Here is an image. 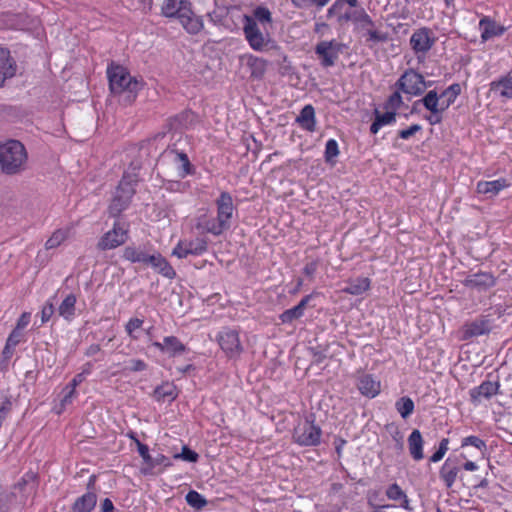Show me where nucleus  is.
<instances>
[{"mask_svg":"<svg viewBox=\"0 0 512 512\" xmlns=\"http://www.w3.org/2000/svg\"><path fill=\"white\" fill-rule=\"evenodd\" d=\"M133 182H136V180L127 175L123 176L108 208L110 216L118 217L122 211L127 209L135 194Z\"/></svg>","mask_w":512,"mask_h":512,"instance_id":"6","label":"nucleus"},{"mask_svg":"<svg viewBox=\"0 0 512 512\" xmlns=\"http://www.w3.org/2000/svg\"><path fill=\"white\" fill-rule=\"evenodd\" d=\"M152 346L170 357L180 355L186 351L185 345L175 336H166L163 342L155 341Z\"/></svg>","mask_w":512,"mask_h":512,"instance_id":"19","label":"nucleus"},{"mask_svg":"<svg viewBox=\"0 0 512 512\" xmlns=\"http://www.w3.org/2000/svg\"><path fill=\"white\" fill-rule=\"evenodd\" d=\"M421 130H422L421 125L413 124L406 129L399 130L397 136H398V138L407 140V139L411 138L412 136H414L417 132H420Z\"/></svg>","mask_w":512,"mask_h":512,"instance_id":"51","label":"nucleus"},{"mask_svg":"<svg viewBox=\"0 0 512 512\" xmlns=\"http://www.w3.org/2000/svg\"><path fill=\"white\" fill-rule=\"evenodd\" d=\"M107 77L111 93L124 96L127 103H132L143 87L142 79L131 76L126 68L115 63L107 67Z\"/></svg>","mask_w":512,"mask_h":512,"instance_id":"2","label":"nucleus"},{"mask_svg":"<svg viewBox=\"0 0 512 512\" xmlns=\"http://www.w3.org/2000/svg\"><path fill=\"white\" fill-rule=\"evenodd\" d=\"M436 40L437 38L433 36V32L429 28L422 27L413 32L410 38V45L418 55V58H420V55L425 56Z\"/></svg>","mask_w":512,"mask_h":512,"instance_id":"12","label":"nucleus"},{"mask_svg":"<svg viewBox=\"0 0 512 512\" xmlns=\"http://www.w3.org/2000/svg\"><path fill=\"white\" fill-rule=\"evenodd\" d=\"M196 114L191 110H185L177 114L171 120L172 128L176 130L188 129L196 122Z\"/></svg>","mask_w":512,"mask_h":512,"instance_id":"30","label":"nucleus"},{"mask_svg":"<svg viewBox=\"0 0 512 512\" xmlns=\"http://www.w3.org/2000/svg\"><path fill=\"white\" fill-rule=\"evenodd\" d=\"M12 494L5 491L0 486V512H7L9 508V503L11 501Z\"/></svg>","mask_w":512,"mask_h":512,"instance_id":"56","label":"nucleus"},{"mask_svg":"<svg viewBox=\"0 0 512 512\" xmlns=\"http://www.w3.org/2000/svg\"><path fill=\"white\" fill-rule=\"evenodd\" d=\"M188 248L190 255L199 256L207 251L208 243L204 238H195L193 240H183Z\"/></svg>","mask_w":512,"mask_h":512,"instance_id":"40","label":"nucleus"},{"mask_svg":"<svg viewBox=\"0 0 512 512\" xmlns=\"http://www.w3.org/2000/svg\"><path fill=\"white\" fill-rule=\"evenodd\" d=\"M479 29L481 31L482 42H486L494 37H500L506 31L503 25L498 24L489 16H484L480 19Z\"/></svg>","mask_w":512,"mask_h":512,"instance_id":"17","label":"nucleus"},{"mask_svg":"<svg viewBox=\"0 0 512 512\" xmlns=\"http://www.w3.org/2000/svg\"><path fill=\"white\" fill-rule=\"evenodd\" d=\"M461 93V86L458 83L451 84L448 88H446L441 94L440 97L442 99L446 97V105H443L446 109L449 108L450 105H452L458 95Z\"/></svg>","mask_w":512,"mask_h":512,"instance_id":"42","label":"nucleus"},{"mask_svg":"<svg viewBox=\"0 0 512 512\" xmlns=\"http://www.w3.org/2000/svg\"><path fill=\"white\" fill-rule=\"evenodd\" d=\"M84 380L85 378L83 377V374L78 373L74 376V378L65 388L66 393L63 399L61 400L62 407H65L66 405L72 403L73 399L76 396V387L80 385Z\"/></svg>","mask_w":512,"mask_h":512,"instance_id":"36","label":"nucleus"},{"mask_svg":"<svg viewBox=\"0 0 512 512\" xmlns=\"http://www.w3.org/2000/svg\"><path fill=\"white\" fill-rule=\"evenodd\" d=\"M243 33L249 46L258 52H265L277 47L266 28L259 26L247 15L243 16Z\"/></svg>","mask_w":512,"mask_h":512,"instance_id":"5","label":"nucleus"},{"mask_svg":"<svg viewBox=\"0 0 512 512\" xmlns=\"http://www.w3.org/2000/svg\"><path fill=\"white\" fill-rule=\"evenodd\" d=\"M29 321H30V314L23 313L17 321L16 328L21 331L29 324Z\"/></svg>","mask_w":512,"mask_h":512,"instance_id":"59","label":"nucleus"},{"mask_svg":"<svg viewBox=\"0 0 512 512\" xmlns=\"http://www.w3.org/2000/svg\"><path fill=\"white\" fill-rule=\"evenodd\" d=\"M161 14L167 18H177L190 34H197L204 27L202 18L193 13L189 0H164Z\"/></svg>","mask_w":512,"mask_h":512,"instance_id":"3","label":"nucleus"},{"mask_svg":"<svg viewBox=\"0 0 512 512\" xmlns=\"http://www.w3.org/2000/svg\"><path fill=\"white\" fill-rule=\"evenodd\" d=\"M490 92L503 99H512V75L506 74L489 84Z\"/></svg>","mask_w":512,"mask_h":512,"instance_id":"22","label":"nucleus"},{"mask_svg":"<svg viewBox=\"0 0 512 512\" xmlns=\"http://www.w3.org/2000/svg\"><path fill=\"white\" fill-rule=\"evenodd\" d=\"M374 496V494H371L369 496V503L375 508L373 512H383L382 509L384 508V505L376 503V499Z\"/></svg>","mask_w":512,"mask_h":512,"instance_id":"64","label":"nucleus"},{"mask_svg":"<svg viewBox=\"0 0 512 512\" xmlns=\"http://www.w3.org/2000/svg\"><path fill=\"white\" fill-rule=\"evenodd\" d=\"M462 283L467 288L484 291L495 286L496 278L492 273L479 271L468 275Z\"/></svg>","mask_w":512,"mask_h":512,"instance_id":"16","label":"nucleus"},{"mask_svg":"<svg viewBox=\"0 0 512 512\" xmlns=\"http://www.w3.org/2000/svg\"><path fill=\"white\" fill-rule=\"evenodd\" d=\"M96 475H91L87 483V492L78 497L72 509L74 512H91L97 503V494L95 492Z\"/></svg>","mask_w":512,"mask_h":512,"instance_id":"13","label":"nucleus"},{"mask_svg":"<svg viewBox=\"0 0 512 512\" xmlns=\"http://www.w3.org/2000/svg\"><path fill=\"white\" fill-rule=\"evenodd\" d=\"M375 120L370 126V132L376 134L384 126V113L380 112L378 108L374 109Z\"/></svg>","mask_w":512,"mask_h":512,"instance_id":"50","label":"nucleus"},{"mask_svg":"<svg viewBox=\"0 0 512 512\" xmlns=\"http://www.w3.org/2000/svg\"><path fill=\"white\" fill-rule=\"evenodd\" d=\"M163 466L164 468L166 467H170L172 465L170 459L163 455V454H157L156 456L152 457V460L148 466L147 469H144L143 470V473L144 474H149L151 473V470L154 469L155 467L157 466Z\"/></svg>","mask_w":512,"mask_h":512,"instance_id":"46","label":"nucleus"},{"mask_svg":"<svg viewBox=\"0 0 512 512\" xmlns=\"http://www.w3.org/2000/svg\"><path fill=\"white\" fill-rule=\"evenodd\" d=\"M446 110L444 106H441L440 109H437V112H430V115L426 117V120L431 125H436L441 123L442 121V113Z\"/></svg>","mask_w":512,"mask_h":512,"instance_id":"57","label":"nucleus"},{"mask_svg":"<svg viewBox=\"0 0 512 512\" xmlns=\"http://www.w3.org/2000/svg\"><path fill=\"white\" fill-rule=\"evenodd\" d=\"M128 224L116 220L111 230L106 232L98 241L97 249L101 251L115 249L123 245L128 239Z\"/></svg>","mask_w":512,"mask_h":512,"instance_id":"9","label":"nucleus"},{"mask_svg":"<svg viewBox=\"0 0 512 512\" xmlns=\"http://www.w3.org/2000/svg\"><path fill=\"white\" fill-rule=\"evenodd\" d=\"M147 265H150L157 273L162 276L173 279L176 276L174 268L160 253L155 252L149 257Z\"/></svg>","mask_w":512,"mask_h":512,"instance_id":"25","label":"nucleus"},{"mask_svg":"<svg viewBox=\"0 0 512 512\" xmlns=\"http://www.w3.org/2000/svg\"><path fill=\"white\" fill-rule=\"evenodd\" d=\"M72 229V226L57 229L46 241L45 248L49 250L60 246L70 236Z\"/></svg>","mask_w":512,"mask_h":512,"instance_id":"34","label":"nucleus"},{"mask_svg":"<svg viewBox=\"0 0 512 512\" xmlns=\"http://www.w3.org/2000/svg\"><path fill=\"white\" fill-rule=\"evenodd\" d=\"M302 316L303 313L300 311V309L294 306L293 308L285 310L280 315V320L282 321V323H291L292 321L299 319Z\"/></svg>","mask_w":512,"mask_h":512,"instance_id":"48","label":"nucleus"},{"mask_svg":"<svg viewBox=\"0 0 512 512\" xmlns=\"http://www.w3.org/2000/svg\"><path fill=\"white\" fill-rule=\"evenodd\" d=\"M317 263L312 261V262H309L305 265L304 269H303V272L304 274H306L307 276H313L317 270Z\"/></svg>","mask_w":512,"mask_h":512,"instance_id":"61","label":"nucleus"},{"mask_svg":"<svg viewBox=\"0 0 512 512\" xmlns=\"http://www.w3.org/2000/svg\"><path fill=\"white\" fill-rule=\"evenodd\" d=\"M172 255L179 259L186 258L190 255L188 248L183 240L179 241L178 244L174 247Z\"/></svg>","mask_w":512,"mask_h":512,"instance_id":"55","label":"nucleus"},{"mask_svg":"<svg viewBox=\"0 0 512 512\" xmlns=\"http://www.w3.org/2000/svg\"><path fill=\"white\" fill-rule=\"evenodd\" d=\"M27 161L26 148L20 141L9 140L0 145V170L3 174H21L27 168Z\"/></svg>","mask_w":512,"mask_h":512,"instance_id":"4","label":"nucleus"},{"mask_svg":"<svg viewBox=\"0 0 512 512\" xmlns=\"http://www.w3.org/2000/svg\"><path fill=\"white\" fill-rule=\"evenodd\" d=\"M55 298H56V296L54 295L53 297L48 299V301L44 304V306L41 310L42 323L48 322L51 319V317L53 316V314L55 313V308H54Z\"/></svg>","mask_w":512,"mask_h":512,"instance_id":"47","label":"nucleus"},{"mask_svg":"<svg viewBox=\"0 0 512 512\" xmlns=\"http://www.w3.org/2000/svg\"><path fill=\"white\" fill-rule=\"evenodd\" d=\"M128 369L132 372H140L147 369V364L141 359H131Z\"/></svg>","mask_w":512,"mask_h":512,"instance_id":"58","label":"nucleus"},{"mask_svg":"<svg viewBox=\"0 0 512 512\" xmlns=\"http://www.w3.org/2000/svg\"><path fill=\"white\" fill-rule=\"evenodd\" d=\"M466 446H473L475 447L476 449H478L481 454L484 456L487 452V445H486V442L479 438L478 436H475V435H470V436H467L465 438L462 439V442H461V447H466Z\"/></svg>","mask_w":512,"mask_h":512,"instance_id":"43","label":"nucleus"},{"mask_svg":"<svg viewBox=\"0 0 512 512\" xmlns=\"http://www.w3.org/2000/svg\"><path fill=\"white\" fill-rule=\"evenodd\" d=\"M413 400L408 396H402L395 402V409L403 419H407L414 411Z\"/></svg>","mask_w":512,"mask_h":512,"instance_id":"39","label":"nucleus"},{"mask_svg":"<svg viewBox=\"0 0 512 512\" xmlns=\"http://www.w3.org/2000/svg\"><path fill=\"white\" fill-rule=\"evenodd\" d=\"M424 440L421 432L414 429L408 437V448L411 457L415 461H420L424 458L423 452Z\"/></svg>","mask_w":512,"mask_h":512,"instance_id":"29","label":"nucleus"},{"mask_svg":"<svg viewBox=\"0 0 512 512\" xmlns=\"http://www.w3.org/2000/svg\"><path fill=\"white\" fill-rule=\"evenodd\" d=\"M370 286V281L368 278H356L350 280L347 283V286L343 288V292L351 295H360L365 292Z\"/></svg>","mask_w":512,"mask_h":512,"instance_id":"35","label":"nucleus"},{"mask_svg":"<svg viewBox=\"0 0 512 512\" xmlns=\"http://www.w3.org/2000/svg\"><path fill=\"white\" fill-rule=\"evenodd\" d=\"M461 468L462 462L460 457L449 456L444 461L439 470V477L443 481L446 488H451L454 485Z\"/></svg>","mask_w":512,"mask_h":512,"instance_id":"14","label":"nucleus"},{"mask_svg":"<svg viewBox=\"0 0 512 512\" xmlns=\"http://www.w3.org/2000/svg\"><path fill=\"white\" fill-rule=\"evenodd\" d=\"M509 186L510 183L505 178H499L492 181H479L476 185V191L479 194H483L489 198H492Z\"/></svg>","mask_w":512,"mask_h":512,"instance_id":"21","label":"nucleus"},{"mask_svg":"<svg viewBox=\"0 0 512 512\" xmlns=\"http://www.w3.org/2000/svg\"><path fill=\"white\" fill-rule=\"evenodd\" d=\"M329 1L330 0H306V6L311 5L317 7L318 9H321L325 5H327Z\"/></svg>","mask_w":512,"mask_h":512,"instance_id":"63","label":"nucleus"},{"mask_svg":"<svg viewBox=\"0 0 512 512\" xmlns=\"http://www.w3.org/2000/svg\"><path fill=\"white\" fill-rule=\"evenodd\" d=\"M296 123L305 131L314 132L316 130L315 109L311 104H307L301 109L296 117Z\"/></svg>","mask_w":512,"mask_h":512,"instance_id":"27","label":"nucleus"},{"mask_svg":"<svg viewBox=\"0 0 512 512\" xmlns=\"http://www.w3.org/2000/svg\"><path fill=\"white\" fill-rule=\"evenodd\" d=\"M22 338V332L15 328L9 335L7 341H6V350L13 349Z\"/></svg>","mask_w":512,"mask_h":512,"instance_id":"53","label":"nucleus"},{"mask_svg":"<svg viewBox=\"0 0 512 512\" xmlns=\"http://www.w3.org/2000/svg\"><path fill=\"white\" fill-rule=\"evenodd\" d=\"M345 45L335 40L321 41L315 47V53L323 67H331L335 64L339 55L345 49Z\"/></svg>","mask_w":512,"mask_h":512,"instance_id":"11","label":"nucleus"},{"mask_svg":"<svg viewBox=\"0 0 512 512\" xmlns=\"http://www.w3.org/2000/svg\"><path fill=\"white\" fill-rule=\"evenodd\" d=\"M431 83H426L424 77L414 70L406 71L397 81L399 89L409 95L422 94Z\"/></svg>","mask_w":512,"mask_h":512,"instance_id":"10","label":"nucleus"},{"mask_svg":"<svg viewBox=\"0 0 512 512\" xmlns=\"http://www.w3.org/2000/svg\"><path fill=\"white\" fill-rule=\"evenodd\" d=\"M339 154L338 143L335 139H329L325 145L324 158L327 163H334L335 157Z\"/></svg>","mask_w":512,"mask_h":512,"instance_id":"45","label":"nucleus"},{"mask_svg":"<svg viewBox=\"0 0 512 512\" xmlns=\"http://www.w3.org/2000/svg\"><path fill=\"white\" fill-rule=\"evenodd\" d=\"M312 299V295H306L301 299V301L296 305L298 309L304 314V311L309 303V301Z\"/></svg>","mask_w":512,"mask_h":512,"instance_id":"62","label":"nucleus"},{"mask_svg":"<svg viewBox=\"0 0 512 512\" xmlns=\"http://www.w3.org/2000/svg\"><path fill=\"white\" fill-rule=\"evenodd\" d=\"M386 497L393 501L394 507L404 508L408 511L412 510L409 506V499L405 491L397 484H392L386 489Z\"/></svg>","mask_w":512,"mask_h":512,"instance_id":"28","label":"nucleus"},{"mask_svg":"<svg viewBox=\"0 0 512 512\" xmlns=\"http://www.w3.org/2000/svg\"><path fill=\"white\" fill-rule=\"evenodd\" d=\"M177 391L174 384L166 382L157 386L154 390V398L159 402L173 401L177 397Z\"/></svg>","mask_w":512,"mask_h":512,"instance_id":"32","label":"nucleus"},{"mask_svg":"<svg viewBox=\"0 0 512 512\" xmlns=\"http://www.w3.org/2000/svg\"><path fill=\"white\" fill-rule=\"evenodd\" d=\"M402 108L406 109L407 106L403 103L400 93L398 91H394L386 100V125H390L395 122V117L397 114H401Z\"/></svg>","mask_w":512,"mask_h":512,"instance_id":"23","label":"nucleus"},{"mask_svg":"<svg viewBox=\"0 0 512 512\" xmlns=\"http://www.w3.org/2000/svg\"><path fill=\"white\" fill-rule=\"evenodd\" d=\"M151 255L152 254L149 253L148 248L145 245H128L124 248L122 257L131 263H142L147 265Z\"/></svg>","mask_w":512,"mask_h":512,"instance_id":"24","label":"nucleus"},{"mask_svg":"<svg viewBox=\"0 0 512 512\" xmlns=\"http://www.w3.org/2000/svg\"><path fill=\"white\" fill-rule=\"evenodd\" d=\"M185 500L189 506L196 510H201L208 504V501L204 498V496L195 490H190L186 494Z\"/></svg>","mask_w":512,"mask_h":512,"instance_id":"41","label":"nucleus"},{"mask_svg":"<svg viewBox=\"0 0 512 512\" xmlns=\"http://www.w3.org/2000/svg\"><path fill=\"white\" fill-rule=\"evenodd\" d=\"M440 99H442V97H440L435 90H430L422 99L416 101L414 106L422 103L430 112H437V109H440Z\"/></svg>","mask_w":512,"mask_h":512,"instance_id":"38","label":"nucleus"},{"mask_svg":"<svg viewBox=\"0 0 512 512\" xmlns=\"http://www.w3.org/2000/svg\"><path fill=\"white\" fill-rule=\"evenodd\" d=\"M321 428L313 419L306 418L294 428L293 439L301 446H317L321 441Z\"/></svg>","mask_w":512,"mask_h":512,"instance_id":"7","label":"nucleus"},{"mask_svg":"<svg viewBox=\"0 0 512 512\" xmlns=\"http://www.w3.org/2000/svg\"><path fill=\"white\" fill-rule=\"evenodd\" d=\"M357 386L361 394L371 398L377 396L381 391V381L370 374L360 376Z\"/></svg>","mask_w":512,"mask_h":512,"instance_id":"26","label":"nucleus"},{"mask_svg":"<svg viewBox=\"0 0 512 512\" xmlns=\"http://www.w3.org/2000/svg\"><path fill=\"white\" fill-rule=\"evenodd\" d=\"M77 298L73 293L68 294L58 307L59 316L71 321L75 316Z\"/></svg>","mask_w":512,"mask_h":512,"instance_id":"31","label":"nucleus"},{"mask_svg":"<svg viewBox=\"0 0 512 512\" xmlns=\"http://www.w3.org/2000/svg\"><path fill=\"white\" fill-rule=\"evenodd\" d=\"M16 74V63L10 55V51L0 47V87L4 85L6 79L12 78Z\"/></svg>","mask_w":512,"mask_h":512,"instance_id":"20","label":"nucleus"},{"mask_svg":"<svg viewBox=\"0 0 512 512\" xmlns=\"http://www.w3.org/2000/svg\"><path fill=\"white\" fill-rule=\"evenodd\" d=\"M216 340L229 359H238L244 351L239 332L235 329L229 327L222 328L217 334Z\"/></svg>","mask_w":512,"mask_h":512,"instance_id":"8","label":"nucleus"},{"mask_svg":"<svg viewBox=\"0 0 512 512\" xmlns=\"http://www.w3.org/2000/svg\"><path fill=\"white\" fill-rule=\"evenodd\" d=\"M131 438L135 440L140 456L142 457L144 462L149 466V464H150V462L152 460V456L149 454L148 446L146 444L141 443L134 436H131Z\"/></svg>","mask_w":512,"mask_h":512,"instance_id":"52","label":"nucleus"},{"mask_svg":"<svg viewBox=\"0 0 512 512\" xmlns=\"http://www.w3.org/2000/svg\"><path fill=\"white\" fill-rule=\"evenodd\" d=\"M143 323L144 320L137 317L130 318L126 323L125 331L132 340H138L139 336L136 334V331L143 326Z\"/></svg>","mask_w":512,"mask_h":512,"instance_id":"44","label":"nucleus"},{"mask_svg":"<svg viewBox=\"0 0 512 512\" xmlns=\"http://www.w3.org/2000/svg\"><path fill=\"white\" fill-rule=\"evenodd\" d=\"M173 457L174 459H182L184 461L194 463L198 460L199 456L195 451L191 450L189 447L183 446L181 453H177Z\"/></svg>","mask_w":512,"mask_h":512,"instance_id":"49","label":"nucleus"},{"mask_svg":"<svg viewBox=\"0 0 512 512\" xmlns=\"http://www.w3.org/2000/svg\"><path fill=\"white\" fill-rule=\"evenodd\" d=\"M217 216L215 219L202 216L198 219L197 228L214 236L221 235L231 227L235 206L229 192L223 191L215 201Z\"/></svg>","mask_w":512,"mask_h":512,"instance_id":"1","label":"nucleus"},{"mask_svg":"<svg viewBox=\"0 0 512 512\" xmlns=\"http://www.w3.org/2000/svg\"><path fill=\"white\" fill-rule=\"evenodd\" d=\"M249 19H252L255 23H258L259 26L266 28L267 25L272 24V14L267 7L257 6L251 15H247Z\"/></svg>","mask_w":512,"mask_h":512,"instance_id":"33","label":"nucleus"},{"mask_svg":"<svg viewBox=\"0 0 512 512\" xmlns=\"http://www.w3.org/2000/svg\"><path fill=\"white\" fill-rule=\"evenodd\" d=\"M499 381H483L479 386H476L469 391L470 400L473 404H479L483 399L489 400L494 395L499 393Z\"/></svg>","mask_w":512,"mask_h":512,"instance_id":"15","label":"nucleus"},{"mask_svg":"<svg viewBox=\"0 0 512 512\" xmlns=\"http://www.w3.org/2000/svg\"><path fill=\"white\" fill-rule=\"evenodd\" d=\"M491 330L489 320L485 318L475 319L470 323H466L462 330V339L470 340L474 337L488 334Z\"/></svg>","mask_w":512,"mask_h":512,"instance_id":"18","label":"nucleus"},{"mask_svg":"<svg viewBox=\"0 0 512 512\" xmlns=\"http://www.w3.org/2000/svg\"><path fill=\"white\" fill-rule=\"evenodd\" d=\"M114 510V504L109 498H105L101 502V512H114Z\"/></svg>","mask_w":512,"mask_h":512,"instance_id":"60","label":"nucleus"},{"mask_svg":"<svg viewBox=\"0 0 512 512\" xmlns=\"http://www.w3.org/2000/svg\"><path fill=\"white\" fill-rule=\"evenodd\" d=\"M174 154V162L177 164L178 175L181 178L186 177L189 174H192V165L186 153L184 152H173Z\"/></svg>","mask_w":512,"mask_h":512,"instance_id":"37","label":"nucleus"},{"mask_svg":"<svg viewBox=\"0 0 512 512\" xmlns=\"http://www.w3.org/2000/svg\"><path fill=\"white\" fill-rule=\"evenodd\" d=\"M363 26L366 27L368 34L370 35L371 40H381V34L372 29L373 23L368 15L363 16Z\"/></svg>","mask_w":512,"mask_h":512,"instance_id":"54","label":"nucleus"}]
</instances>
